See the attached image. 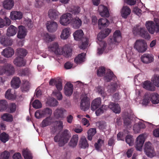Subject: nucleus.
Listing matches in <instances>:
<instances>
[{
  "label": "nucleus",
  "mask_w": 159,
  "mask_h": 159,
  "mask_svg": "<svg viewBox=\"0 0 159 159\" xmlns=\"http://www.w3.org/2000/svg\"><path fill=\"white\" fill-rule=\"evenodd\" d=\"M134 49L139 52L143 53L145 52L147 49V43L143 39L136 40L133 44Z\"/></svg>",
  "instance_id": "f03ea898"
},
{
  "label": "nucleus",
  "mask_w": 159,
  "mask_h": 159,
  "mask_svg": "<svg viewBox=\"0 0 159 159\" xmlns=\"http://www.w3.org/2000/svg\"><path fill=\"white\" fill-rule=\"evenodd\" d=\"M11 89H9L6 92L5 94V97L9 99H14L16 98V95L11 94Z\"/></svg>",
  "instance_id": "864d4df0"
},
{
  "label": "nucleus",
  "mask_w": 159,
  "mask_h": 159,
  "mask_svg": "<svg viewBox=\"0 0 159 159\" xmlns=\"http://www.w3.org/2000/svg\"><path fill=\"white\" fill-rule=\"evenodd\" d=\"M66 114V111L63 108L57 109L54 112V116L58 118H63Z\"/></svg>",
  "instance_id": "aec40b11"
},
{
  "label": "nucleus",
  "mask_w": 159,
  "mask_h": 159,
  "mask_svg": "<svg viewBox=\"0 0 159 159\" xmlns=\"http://www.w3.org/2000/svg\"><path fill=\"white\" fill-rule=\"evenodd\" d=\"M73 92V86L70 83H67L64 88V93L67 96H70L72 93Z\"/></svg>",
  "instance_id": "412c9836"
},
{
  "label": "nucleus",
  "mask_w": 159,
  "mask_h": 159,
  "mask_svg": "<svg viewBox=\"0 0 159 159\" xmlns=\"http://www.w3.org/2000/svg\"><path fill=\"white\" fill-rule=\"evenodd\" d=\"M52 122V119L50 117H47L42 121L41 126L43 127H45L50 125Z\"/></svg>",
  "instance_id": "ea45409f"
},
{
  "label": "nucleus",
  "mask_w": 159,
  "mask_h": 159,
  "mask_svg": "<svg viewBox=\"0 0 159 159\" xmlns=\"http://www.w3.org/2000/svg\"><path fill=\"white\" fill-rule=\"evenodd\" d=\"M125 141L129 146H132L134 144V139L133 136L130 135H128L125 137Z\"/></svg>",
  "instance_id": "09e8293b"
},
{
  "label": "nucleus",
  "mask_w": 159,
  "mask_h": 159,
  "mask_svg": "<svg viewBox=\"0 0 159 159\" xmlns=\"http://www.w3.org/2000/svg\"><path fill=\"white\" fill-rule=\"evenodd\" d=\"M14 53V50L11 48H7L3 50L2 54L6 57H12Z\"/></svg>",
  "instance_id": "5701e85b"
},
{
  "label": "nucleus",
  "mask_w": 159,
  "mask_h": 159,
  "mask_svg": "<svg viewBox=\"0 0 159 159\" xmlns=\"http://www.w3.org/2000/svg\"><path fill=\"white\" fill-rule=\"evenodd\" d=\"M117 87L116 84H114L108 87V91L109 93L113 92Z\"/></svg>",
  "instance_id": "0e129e2a"
},
{
  "label": "nucleus",
  "mask_w": 159,
  "mask_h": 159,
  "mask_svg": "<svg viewBox=\"0 0 159 159\" xmlns=\"http://www.w3.org/2000/svg\"><path fill=\"white\" fill-rule=\"evenodd\" d=\"M0 42L2 45L5 46L11 45L12 44L11 41L3 36L1 38Z\"/></svg>",
  "instance_id": "4c0bfd02"
},
{
  "label": "nucleus",
  "mask_w": 159,
  "mask_h": 159,
  "mask_svg": "<svg viewBox=\"0 0 159 159\" xmlns=\"http://www.w3.org/2000/svg\"><path fill=\"white\" fill-rule=\"evenodd\" d=\"M98 11L102 17H108L110 16L109 9L106 6L100 5L98 7Z\"/></svg>",
  "instance_id": "9b49d317"
},
{
  "label": "nucleus",
  "mask_w": 159,
  "mask_h": 159,
  "mask_svg": "<svg viewBox=\"0 0 159 159\" xmlns=\"http://www.w3.org/2000/svg\"><path fill=\"white\" fill-rule=\"evenodd\" d=\"M7 102L5 100H0V111L5 110L7 108Z\"/></svg>",
  "instance_id": "49530a36"
},
{
  "label": "nucleus",
  "mask_w": 159,
  "mask_h": 159,
  "mask_svg": "<svg viewBox=\"0 0 159 159\" xmlns=\"http://www.w3.org/2000/svg\"><path fill=\"white\" fill-rule=\"evenodd\" d=\"M133 32L135 35H139L141 37L145 39H149L150 35L144 27H141L137 26L134 27Z\"/></svg>",
  "instance_id": "423d86ee"
},
{
  "label": "nucleus",
  "mask_w": 159,
  "mask_h": 159,
  "mask_svg": "<svg viewBox=\"0 0 159 159\" xmlns=\"http://www.w3.org/2000/svg\"><path fill=\"white\" fill-rule=\"evenodd\" d=\"M72 27L75 29L79 28L82 25V21L79 16H76L73 18L70 23Z\"/></svg>",
  "instance_id": "2eb2a0df"
},
{
  "label": "nucleus",
  "mask_w": 159,
  "mask_h": 159,
  "mask_svg": "<svg viewBox=\"0 0 159 159\" xmlns=\"http://www.w3.org/2000/svg\"><path fill=\"white\" fill-rule=\"evenodd\" d=\"M108 108V107L106 105H102V106L98 109L95 112V113L97 116H98L103 113Z\"/></svg>",
  "instance_id": "3c124183"
},
{
  "label": "nucleus",
  "mask_w": 159,
  "mask_h": 159,
  "mask_svg": "<svg viewBox=\"0 0 159 159\" xmlns=\"http://www.w3.org/2000/svg\"><path fill=\"white\" fill-rule=\"evenodd\" d=\"M104 37V35L103 34L102 32L99 33L97 35V40L100 42L99 43L100 47L98 48L97 51V53L99 55L102 54L104 52H108L107 50H105L106 43L105 42L102 41V40L106 38Z\"/></svg>",
  "instance_id": "20e7f679"
},
{
  "label": "nucleus",
  "mask_w": 159,
  "mask_h": 159,
  "mask_svg": "<svg viewBox=\"0 0 159 159\" xmlns=\"http://www.w3.org/2000/svg\"><path fill=\"white\" fill-rule=\"evenodd\" d=\"M78 139V136L77 135H73L71 138L69 143V146L72 147H75L77 145Z\"/></svg>",
  "instance_id": "473e14b6"
},
{
  "label": "nucleus",
  "mask_w": 159,
  "mask_h": 159,
  "mask_svg": "<svg viewBox=\"0 0 159 159\" xmlns=\"http://www.w3.org/2000/svg\"><path fill=\"white\" fill-rule=\"evenodd\" d=\"M151 100L153 104H157L159 103V95L156 93H153L150 95Z\"/></svg>",
  "instance_id": "e433bc0d"
},
{
  "label": "nucleus",
  "mask_w": 159,
  "mask_h": 159,
  "mask_svg": "<svg viewBox=\"0 0 159 159\" xmlns=\"http://www.w3.org/2000/svg\"><path fill=\"white\" fill-rule=\"evenodd\" d=\"M16 52L18 57L21 56L22 57H24L27 53V52L25 49L21 48L18 49L17 50Z\"/></svg>",
  "instance_id": "5fc2aeb1"
},
{
  "label": "nucleus",
  "mask_w": 159,
  "mask_h": 159,
  "mask_svg": "<svg viewBox=\"0 0 159 159\" xmlns=\"http://www.w3.org/2000/svg\"><path fill=\"white\" fill-rule=\"evenodd\" d=\"M71 51V49L68 45H66L61 47H59L58 45L54 53L57 55H63L68 57L70 55Z\"/></svg>",
  "instance_id": "39448f33"
},
{
  "label": "nucleus",
  "mask_w": 159,
  "mask_h": 159,
  "mask_svg": "<svg viewBox=\"0 0 159 159\" xmlns=\"http://www.w3.org/2000/svg\"><path fill=\"white\" fill-rule=\"evenodd\" d=\"M6 72L9 75H13L14 73V68L13 66L10 64H8L4 66H0V75H2Z\"/></svg>",
  "instance_id": "6e6552de"
},
{
  "label": "nucleus",
  "mask_w": 159,
  "mask_h": 159,
  "mask_svg": "<svg viewBox=\"0 0 159 159\" xmlns=\"http://www.w3.org/2000/svg\"><path fill=\"white\" fill-rule=\"evenodd\" d=\"M1 119L4 121L11 122L13 120L12 116L9 113H4L1 116Z\"/></svg>",
  "instance_id": "c9c22d12"
},
{
  "label": "nucleus",
  "mask_w": 159,
  "mask_h": 159,
  "mask_svg": "<svg viewBox=\"0 0 159 159\" xmlns=\"http://www.w3.org/2000/svg\"><path fill=\"white\" fill-rule=\"evenodd\" d=\"M143 87L145 89L151 91H154L155 88L154 85L151 82L148 81H147L143 83Z\"/></svg>",
  "instance_id": "c85d7f7f"
},
{
  "label": "nucleus",
  "mask_w": 159,
  "mask_h": 159,
  "mask_svg": "<svg viewBox=\"0 0 159 159\" xmlns=\"http://www.w3.org/2000/svg\"><path fill=\"white\" fill-rule=\"evenodd\" d=\"M48 103L50 106H57L58 103L56 100L54 98H51L48 101Z\"/></svg>",
  "instance_id": "338daca9"
},
{
  "label": "nucleus",
  "mask_w": 159,
  "mask_h": 159,
  "mask_svg": "<svg viewBox=\"0 0 159 159\" xmlns=\"http://www.w3.org/2000/svg\"><path fill=\"white\" fill-rule=\"evenodd\" d=\"M110 24L109 21L106 18H101L98 21V27L99 29H102L107 27Z\"/></svg>",
  "instance_id": "6ab92c4d"
},
{
  "label": "nucleus",
  "mask_w": 159,
  "mask_h": 159,
  "mask_svg": "<svg viewBox=\"0 0 159 159\" xmlns=\"http://www.w3.org/2000/svg\"><path fill=\"white\" fill-rule=\"evenodd\" d=\"M73 35L75 40L79 41L83 38L84 34L82 30H78L74 33Z\"/></svg>",
  "instance_id": "7c9ffc66"
},
{
  "label": "nucleus",
  "mask_w": 159,
  "mask_h": 159,
  "mask_svg": "<svg viewBox=\"0 0 159 159\" xmlns=\"http://www.w3.org/2000/svg\"><path fill=\"white\" fill-rule=\"evenodd\" d=\"M58 44L57 43H54L48 47V50L52 51L55 53V51L58 47Z\"/></svg>",
  "instance_id": "6e6d98bb"
},
{
  "label": "nucleus",
  "mask_w": 159,
  "mask_h": 159,
  "mask_svg": "<svg viewBox=\"0 0 159 159\" xmlns=\"http://www.w3.org/2000/svg\"><path fill=\"white\" fill-rule=\"evenodd\" d=\"M10 156L9 152L5 151L1 153L0 156L2 159H8Z\"/></svg>",
  "instance_id": "680f3d73"
},
{
  "label": "nucleus",
  "mask_w": 159,
  "mask_h": 159,
  "mask_svg": "<svg viewBox=\"0 0 159 159\" xmlns=\"http://www.w3.org/2000/svg\"><path fill=\"white\" fill-rule=\"evenodd\" d=\"M21 81L19 78L17 77H14L11 80V86L14 88L17 89L20 87Z\"/></svg>",
  "instance_id": "a878e982"
},
{
  "label": "nucleus",
  "mask_w": 159,
  "mask_h": 159,
  "mask_svg": "<svg viewBox=\"0 0 159 159\" xmlns=\"http://www.w3.org/2000/svg\"><path fill=\"white\" fill-rule=\"evenodd\" d=\"M90 105L89 99L88 95H82L80 106L81 109L85 111L89 109Z\"/></svg>",
  "instance_id": "1a4fd4ad"
},
{
  "label": "nucleus",
  "mask_w": 159,
  "mask_h": 159,
  "mask_svg": "<svg viewBox=\"0 0 159 159\" xmlns=\"http://www.w3.org/2000/svg\"><path fill=\"white\" fill-rule=\"evenodd\" d=\"M89 39L87 38H84L83 39V42L80 45V48L82 49H85L88 47L89 45Z\"/></svg>",
  "instance_id": "603ef678"
},
{
  "label": "nucleus",
  "mask_w": 159,
  "mask_h": 159,
  "mask_svg": "<svg viewBox=\"0 0 159 159\" xmlns=\"http://www.w3.org/2000/svg\"><path fill=\"white\" fill-rule=\"evenodd\" d=\"M86 54L82 53L79 54L75 59V62L77 64H80L84 62L85 60Z\"/></svg>",
  "instance_id": "72a5a7b5"
},
{
  "label": "nucleus",
  "mask_w": 159,
  "mask_h": 159,
  "mask_svg": "<svg viewBox=\"0 0 159 159\" xmlns=\"http://www.w3.org/2000/svg\"><path fill=\"white\" fill-rule=\"evenodd\" d=\"M131 13L130 9L127 6H123L120 10V13L121 16L126 18Z\"/></svg>",
  "instance_id": "b1692460"
},
{
  "label": "nucleus",
  "mask_w": 159,
  "mask_h": 159,
  "mask_svg": "<svg viewBox=\"0 0 159 159\" xmlns=\"http://www.w3.org/2000/svg\"><path fill=\"white\" fill-rule=\"evenodd\" d=\"M146 154L148 157H152L155 155L156 154L154 151V148L152 149L147 152H145Z\"/></svg>",
  "instance_id": "e2e57ef3"
},
{
  "label": "nucleus",
  "mask_w": 159,
  "mask_h": 159,
  "mask_svg": "<svg viewBox=\"0 0 159 159\" xmlns=\"http://www.w3.org/2000/svg\"><path fill=\"white\" fill-rule=\"evenodd\" d=\"M152 21H147L145 26L149 32L151 34L159 32V25L157 23Z\"/></svg>",
  "instance_id": "7ed1b4c3"
},
{
  "label": "nucleus",
  "mask_w": 159,
  "mask_h": 159,
  "mask_svg": "<svg viewBox=\"0 0 159 159\" xmlns=\"http://www.w3.org/2000/svg\"><path fill=\"white\" fill-rule=\"evenodd\" d=\"M9 139V135L3 132L0 134V140L3 143H5Z\"/></svg>",
  "instance_id": "a18cd8bd"
},
{
  "label": "nucleus",
  "mask_w": 159,
  "mask_h": 159,
  "mask_svg": "<svg viewBox=\"0 0 159 159\" xmlns=\"http://www.w3.org/2000/svg\"><path fill=\"white\" fill-rule=\"evenodd\" d=\"M144 142L136 140L135 147L137 150L141 151L142 150V147Z\"/></svg>",
  "instance_id": "4d7b16f0"
},
{
  "label": "nucleus",
  "mask_w": 159,
  "mask_h": 159,
  "mask_svg": "<svg viewBox=\"0 0 159 159\" xmlns=\"http://www.w3.org/2000/svg\"><path fill=\"white\" fill-rule=\"evenodd\" d=\"M122 39L121 33L120 30H116L113 34V37L110 40L116 44H118Z\"/></svg>",
  "instance_id": "4468645a"
},
{
  "label": "nucleus",
  "mask_w": 159,
  "mask_h": 159,
  "mask_svg": "<svg viewBox=\"0 0 159 159\" xmlns=\"http://www.w3.org/2000/svg\"><path fill=\"white\" fill-rule=\"evenodd\" d=\"M101 103V100L100 98H98L93 100L92 102L91 108L94 111L98 108Z\"/></svg>",
  "instance_id": "393cba45"
},
{
  "label": "nucleus",
  "mask_w": 159,
  "mask_h": 159,
  "mask_svg": "<svg viewBox=\"0 0 159 159\" xmlns=\"http://www.w3.org/2000/svg\"><path fill=\"white\" fill-rule=\"evenodd\" d=\"M22 153L25 159H32L33 157L31 154L27 149H23Z\"/></svg>",
  "instance_id": "a19ab883"
},
{
  "label": "nucleus",
  "mask_w": 159,
  "mask_h": 159,
  "mask_svg": "<svg viewBox=\"0 0 159 159\" xmlns=\"http://www.w3.org/2000/svg\"><path fill=\"white\" fill-rule=\"evenodd\" d=\"M72 19V15L70 13H67L61 16L60 18L59 22L62 25L67 26L70 24Z\"/></svg>",
  "instance_id": "0eeeda50"
},
{
  "label": "nucleus",
  "mask_w": 159,
  "mask_h": 159,
  "mask_svg": "<svg viewBox=\"0 0 159 159\" xmlns=\"http://www.w3.org/2000/svg\"><path fill=\"white\" fill-rule=\"evenodd\" d=\"M96 131L95 128H91L88 131V139L89 140H91L93 137L96 133Z\"/></svg>",
  "instance_id": "37998d69"
},
{
  "label": "nucleus",
  "mask_w": 159,
  "mask_h": 159,
  "mask_svg": "<svg viewBox=\"0 0 159 159\" xmlns=\"http://www.w3.org/2000/svg\"><path fill=\"white\" fill-rule=\"evenodd\" d=\"M71 136L70 132L67 129L64 130L61 134H58L54 138V141L58 143L59 146L62 147L68 142Z\"/></svg>",
  "instance_id": "f257e3e1"
},
{
  "label": "nucleus",
  "mask_w": 159,
  "mask_h": 159,
  "mask_svg": "<svg viewBox=\"0 0 159 159\" xmlns=\"http://www.w3.org/2000/svg\"><path fill=\"white\" fill-rule=\"evenodd\" d=\"M151 81L154 85L159 87V75H154L151 79Z\"/></svg>",
  "instance_id": "58836bf2"
},
{
  "label": "nucleus",
  "mask_w": 159,
  "mask_h": 159,
  "mask_svg": "<svg viewBox=\"0 0 159 159\" xmlns=\"http://www.w3.org/2000/svg\"><path fill=\"white\" fill-rule=\"evenodd\" d=\"M19 30L17 34V37L20 39L25 38L27 34V31L25 27L22 26L18 27Z\"/></svg>",
  "instance_id": "4be33fe9"
},
{
  "label": "nucleus",
  "mask_w": 159,
  "mask_h": 159,
  "mask_svg": "<svg viewBox=\"0 0 159 159\" xmlns=\"http://www.w3.org/2000/svg\"><path fill=\"white\" fill-rule=\"evenodd\" d=\"M108 107L116 113H119L120 112V107L117 103L111 102L109 104Z\"/></svg>",
  "instance_id": "bb28decb"
},
{
  "label": "nucleus",
  "mask_w": 159,
  "mask_h": 159,
  "mask_svg": "<svg viewBox=\"0 0 159 159\" xmlns=\"http://www.w3.org/2000/svg\"><path fill=\"white\" fill-rule=\"evenodd\" d=\"M43 117L45 116H50L52 113V110L49 108H46L42 110Z\"/></svg>",
  "instance_id": "13d9d810"
},
{
  "label": "nucleus",
  "mask_w": 159,
  "mask_h": 159,
  "mask_svg": "<svg viewBox=\"0 0 159 159\" xmlns=\"http://www.w3.org/2000/svg\"><path fill=\"white\" fill-rule=\"evenodd\" d=\"M141 60L144 63H149L153 61L154 60V56L152 54L145 53L141 56Z\"/></svg>",
  "instance_id": "ddd939ff"
},
{
  "label": "nucleus",
  "mask_w": 159,
  "mask_h": 159,
  "mask_svg": "<svg viewBox=\"0 0 159 159\" xmlns=\"http://www.w3.org/2000/svg\"><path fill=\"white\" fill-rule=\"evenodd\" d=\"M35 116L37 119H39L43 117L42 110H39L35 112Z\"/></svg>",
  "instance_id": "774afa93"
},
{
  "label": "nucleus",
  "mask_w": 159,
  "mask_h": 159,
  "mask_svg": "<svg viewBox=\"0 0 159 159\" xmlns=\"http://www.w3.org/2000/svg\"><path fill=\"white\" fill-rule=\"evenodd\" d=\"M118 44H116L112 42L111 40H109V44L108 46V49L109 50H111L115 49Z\"/></svg>",
  "instance_id": "69168bd1"
},
{
  "label": "nucleus",
  "mask_w": 159,
  "mask_h": 159,
  "mask_svg": "<svg viewBox=\"0 0 159 159\" xmlns=\"http://www.w3.org/2000/svg\"><path fill=\"white\" fill-rule=\"evenodd\" d=\"M113 77V72L109 70L104 77V80L105 82H108L111 80Z\"/></svg>",
  "instance_id": "de8ad7c7"
},
{
  "label": "nucleus",
  "mask_w": 159,
  "mask_h": 159,
  "mask_svg": "<svg viewBox=\"0 0 159 159\" xmlns=\"http://www.w3.org/2000/svg\"><path fill=\"white\" fill-rule=\"evenodd\" d=\"M23 16V13L20 11H12L10 13V18L12 20H20Z\"/></svg>",
  "instance_id": "a211bd4d"
},
{
  "label": "nucleus",
  "mask_w": 159,
  "mask_h": 159,
  "mask_svg": "<svg viewBox=\"0 0 159 159\" xmlns=\"http://www.w3.org/2000/svg\"><path fill=\"white\" fill-rule=\"evenodd\" d=\"M30 86V83L27 81H25L23 82L21 89L23 92H27L29 90Z\"/></svg>",
  "instance_id": "c03bdc74"
},
{
  "label": "nucleus",
  "mask_w": 159,
  "mask_h": 159,
  "mask_svg": "<svg viewBox=\"0 0 159 159\" xmlns=\"http://www.w3.org/2000/svg\"><path fill=\"white\" fill-rule=\"evenodd\" d=\"M46 25L47 28L49 32H54L57 30L58 25L57 23L55 21H48Z\"/></svg>",
  "instance_id": "f3484780"
},
{
  "label": "nucleus",
  "mask_w": 159,
  "mask_h": 159,
  "mask_svg": "<svg viewBox=\"0 0 159 159\" xmlns=\"http://www.w3.org/2000/svg\"><path fill=\"white\" fill-rule=\"evenodd\" d=\"M48 16L51 19H55L59 15V13L56 10L51 9L48 12Z\"/></svg>",
  "instance_id": "79ce46f5"
},
{
  "label": "nucleus",
  "mask_w": 159,
  "mask_h": 159,
  "mask_svg": "<svg viewBox=\"0 0 159 159\" xmlns=\"http://www.w3.org/2000/svg\"><path fill=\"white\" fill-rule=\"evenodd\" d=\"M71 33V30L69 27L65 28L61 31L60 38L61 39L66 40L70 37Z\"/></svg>",
  "instance_id": "dca6fc26"
},
{
  "label": "nucleus",
  "mask_w": 159,
  "mask_h": 159,
  "mask_svg": "<svg viewBox=\"0 0 159 159\" xmlns=\"http://www.w3.org/2000/svg\"><path fill=\"white\" fill-rule=\"evenodd\" d=\"M14 2L13 0H5L3 3L4 8L7 10H11L13 7Z\"/></svg>",
  "instance_id": "cd10ccee"
},
{
  "label": "nucleus",
  "mask_w": 159,
  "mask_h": 159,
  "mask_svg": "<svg viewBox=\"0 0 159 159\" xmlns=\"http://www.w3.org/2000/svg\"><path fill=\"white\" fill-rule=\"evenodd\" d=\"M80 147L82 148H85L88 147L89 144L85 137L82 138L80 141Z\"/></svg>",
  "instance_id": "8fccbe9b"
},
{
  "label": "nucleus",
  "mask_w": 159,
  "mask_h": 159,
  "mask_svg": "<svg viewBox=\"0 0 159 159\" xmlns=\"http://www.w3.org/2000/svg\"><path fill=\"white\" fill-rule=\"evenodd\" d=\"M13 63L15 65L17 66H23L25 64V61L23 57H18L14 61Z\"/></svg>",
  "instance_id": "c756f323"
},
{
  "label": "nucleus",
  "mask_w": 159,
  "mask_h": 159,
  "mask_svg": "<svg viewBox=\"0 0 159 159\" xmlns=\"http://www.w3.org/2000/svg\"><path fill=\"white\" fill-rule=\"evenodd\" d=\"M43 39L46 43H49L54 40L56 38L55 35H50L46 34L42 36Z\"/></svg>",
  "instance_id": "f704fd0d"
},
{
  "label": "nucleus",
  "mask_w": 159,
  "mask_h": 159,
  "mask_svg": "<svg viewBox=\"0 0 159 159\" xmlns=\"http://www.w3.org/2000/svg\"><path fill=\"white\" fill-rule=\"evenodd\" d=\"M149 123L143 120H140L136 123L133 126V130L135 133H139L141 129L145 128Z\"/></svg>",
  "instance_id": "9d476101"
},
{
  "label": "nucleus",
  "mask_w": 159,
  "mask_h": 159,
  "mask_svg": "<svg viewBox=\"0 0 159 159\" xmlns=\"http://www.w3.org/2000/svg\"><path fill=\"white\" fill-rule=\"evenodd\" d=\"M32 106L35 109L40 108L42 107L41 102L38 100H36L33 102L32 103Z\"/></svg>",
  "instance_id": "bf43d9fd"
},
{
  "label": "nucleus",
  "mask_w": 159,
  "mask_h": 159,
  "mask_svg": "<svg viewBox=\"0 0 159 159\" xmlns=\"http://www.w3.org/2000/svg\"><path fill=\"white\" fill-rule=\"evenodd\" d=\"M56 87L58 91H55L52 93L53 96H55L58 100H60L62 99V96L61 92L59 91L61 90L62 89V85L61 82L59 80H57V83L55 84Z\"/></svg>",
  "instance_id": "f8f14e48"
},
{
  "label": "nucleus",
  "mask_w": 159,
  "mask_h": 159,
  "mask_svg": "<svg viewBox=\"0 0 159 159\" xmlns=\"http://www.w3.org/2000/svg\"><path fill=\"white\" fill-rule=\"evenodd\" d=\"M17 31V28L13 25H11L7 30V34L8 36H13L16 34Z\"/></svg>",
  "instance_id": "2f4dec72"
},
{
  "label": "nucleus",
  "mask_w": 159,
  "mask_h": 159,
  "mask_svg": "<svg viewBox=\"0 0 159 159\" xmlns=\"http://www.w3.org/2000/svg\"><path fill=\"white\" fill-rule=\"evenodd\" d=\"M104 141L101 139H99L97 142L94 145L95 148L98 150H99L103 144Z\"/></svg>",
  "instance_id": "052dcab7"
}]
</instances>
